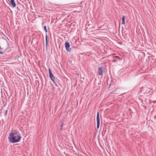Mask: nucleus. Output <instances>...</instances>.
I'll return each instance as SVG.
<instances>
[{
    "instance_id": "nucleus-4",
    "label": "nucleus",
    "mask_w": 156,
    "mask_h": 156,
    "mask_svg": "<svg viewBox=\"0 0 156 156\" xmlns=\"http://www.w3.org/2000/svg\"><path fill=\"white\" fill-rule=\"evenodd\" d=\"M103 68L101 66L99 67L98 69V74L102 76L103 75Z\"/></svg>"
},
{
    "instance_id": "nucleus-3",
    "label": "nucleus",
    "mask_w": 156,
    "mask_h": 156,
    "mask_svg": "<svg viewBox=\"0 0 156 156\" xmlns=\"http://www.w3.org/2000/svg\"><path fill=\"white\" fill-rule=\"evenodd\" d=\"M97 128L99 129L100 126V118L99 112H98L97 115Z\"/></svg>"
},
{
    "instance_id": "nucleus-11",
    "label": "nucleus",
    "mask_w": 156,
    "mask_h": 156,
    "mask_svg": "<svg viewBox=\"0 0 156 156\" xmlns=\"http://www.w3.org/2000/svg\"><path fill=\"white\" fill-rule=\"evenodd\" d=\"M3 53V52L2 51V48L0 47V55L2 54Z\"/></svg>"
},
{
    "instance_id": "nucleus-1",
    "label": "nucleus",
    "mask_w": 156,
    "mask_h": 156,
    "mask_svg": "<svg viewBox=\"0 0 156 156\" xmlns=\"http://www.w3.org/2000/svg\"><path fill=\"white\" fill-rule=\"evenodd\" d=\"M8 138L10 142L14 143L20 141L21 136L19 132L15 131L9 133Z\"/></svg>"
},
{
    "instance_id": "nucleus-14",
    "label": "nucleus",
    "mask_w": 156,
    "mask_h": 156,
    "mask_svg": "<svg viewBox=\"0 0 156 156\" xmlns=\"http://www.w3.org/2000/svg\"><path fill=\"white\" fill-rule=\"evenodd\" d=\"M63 123H62V124L61 125V126H60V130H62V127H63Z\"/></svg>"
},
{
    "instance_id": "nucleus-12",
    "label": "nucleus",
    "mask_w": 156,
    "mask_h": 156,
    "mask_svg": "<svg viewBox=\"0 0 156 156\" xmlns=\"http://www.w3.org/2000/svg\"><path fill=\"white\" fill-rule=\"evenodd\" d=\"M55 79V78H53L52 79H51V80H52V81L54 83H55V82L54 81Z\"/></svg>"
},
{
    "instance_id": "nucleus-5",
    "label": "nucleus",
    "mask_w": 156,
    "mask_h": 156,
    "mask_svg": "<svg viewBox=\"0 0 156 156\" xmlns=\"http://www.w3.org/2000/svg\"><path fill=\"white\" fill-rule=\"evenodd\" d=\"M113 59L112 61L113 62H117L120 58L118 56H113Z\"/></svg>"
},
{
    "instance_id": "nucleus-2",
    "label": "nucleus",
    "mask_w": 156,
    "mask_h": 156,
    "mask_svg": "<svg viewBox=\"0 0 156 156\" xmlns=\"http://www.w3.org/2000/svg\"><path fill=\"white\" fill-rule=\"evenodd\" d=\"M65 47L67 52H70L71 49L69 48L70 44L68 42H66L65 44Z\"/></svg>"
},
{
    "instance_id": "nucleus-15",
    "label": "nucleus",
    "mask_w": 156,
    "mask_h": 156,
    "mask_svg": "<svg viewBox=\"0 0 156 156\" xmlns=\"http://www.w3.org/2000/svg\"><path fill=\"white\" fill-rule=\"evenodd\" d=\"M54 84H55V85L57 86H58V85H57V84H56V83H54Z\"/></svg>"
},
{
    "instance_id": "nucleus-9",
    "label": "nucleus",
    "mask_w": 156,
    "mask_h": 156,
    "mask_svg": "<svg viewBox=\"0 0 156 156\" xmlns=\"http://www.w3.org/2000/svg\"><path fill=\"white\" fill-rule=\"evenodd\" d=\"M125 16H123L122 17V24L124 25L125 24Z\"/></svg>"
},
{
    "instance_id": "nucleus-8",
    "label": "nucleus",
    "mask_w": 156,
    "mask_h": 156,
    "mask_svg": "<svg viewBox=\"0 0 156 156\" xmlns=\"http://www.w3.org/2000/svg\"><path fill=\"white\" fill-rule=\"evenodd\" d=\"M10 2L13 8L16 7V5L14 0H10Z\"/></svg>"
},
{
    "instance_id": "nucleus-13",
    "label": "nucleus",
    "mask_w": 156,
    "mask_h": 156,
    "mask_svg": "<svg viewBox=\"0 0 156 156\" xmlns=\"http://www.w3.org/2000/svg\"><path fill=\"white\" fill-rule=\"evenodd\" d=\"M7 111H8L7 110H6V111H5V113H4V115L5 116V115H7Z\"/></svg>"
},
{
    "instance_id": "nucleus-7",
    "label": "nucleus",
    "mask_w": 156,
    "mask_h": 156,
    "mask_svg": "<svg viewBox=\"0 0 156 156\" xmlns=\"http://www.w3.org/2000/svg\"><path fill=\"white\" fill-rule=\"evenodd\" d=\"M48 37L47 34H46L45 36V46L46 49L47 50H48Z\"/></svg>"
},
{
    "instance_id": "nucleus-10",
    "label": "nucleus",
    "mask_w": 156,
    "mask_h": 156,
    "mask_svg": "<svg viewBox=\"0 0 156 156\" xmlns=\"http://www.w3.org/2000/svg\"><path fill=\"white\" fill-rule=\"evenodd\" d=\"M44 29L45 31L46 32H47L48 31H47V29L46 28V26H44Z\"/></svg>"
},
{
    "instance_id": "nucleus-6",
    "label": "nucleus",
    "mask_w": 156,
    "mask_h": 156,
    "mask_svg": "<svg viewBox=\"0 0 156 156\" xmlns=\"http://www.w3.org/2000/svg\"><path fill=\"white\" fill-rule=\"evenodd\" d=\"M49 73V77L51 79H52L53 78H55V77L53 76V74H52L51 69L49 68L48 69Z\"/></svg>"
}]
</instances>
